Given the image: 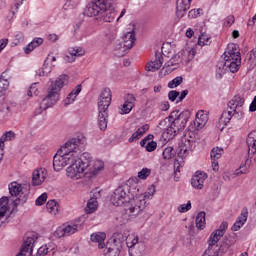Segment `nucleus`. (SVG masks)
I'll use <instances>...</instances> for the list:
<instances>
[{
  "instance_id": "nucleus-6",
  "label": "nucleus",
  "mask_w": 256,
  "mask_h": 256,
  "mask_svg": "<svg viewBox=\"0 0 256 256\" xmlns=\"http://www.w3.org/2000/svg\"><path fill=\"white\" fill-rule=\"evenodd\" d=\"M189 117H191V112L188 110L180 113L178 111L176 116L168 123L169 126L166 128V131L162 133V137L165 141H171L180 131H183L187 125V121H189Z\"/></svg>"
},
{
  "instance_id": "nucleus-52",
  "label": "nucleus",
  "mask_w": 256,
  "mask_h": 256,
  "mask_svg": "<svg viewBox=\"0 0 256 256\" xmlns=\"http://www.w3.org/2000/svg\"><path fill=\"white\" fill-rule=\"evenodd\" d=\"M203 15V9H192L188 12L189 19H197V17H201Z\"/></svg>"
},
{
  "instance_id": "nucleus-13",
  "label": "nucleus",
  "mask_w": 256,
  "mask_h": 256,
  "mask_svg": "<svg viewBox=\"0 0 256 256\" xmlns=\"http://www.w3.org/2000/svg\"><path fill=\"white\" fill-rule=\"evenodd\" d=\"M57 101H59V94L49 90L48 94L42 98L39 104V109L35 111L36 115H41L43 111H47V109L56 105Z\"/></svg>"
},
{
  "instance_id": "nucleus-4",
  "label": "nucleus",
  "mask_w": 256,
  "mask_h": 256,
  "mask_svg": "<svg viewBox=\"0 0 256 256\" xmlns=\"http://www.w3.org/2000/svg\"><path fill=\"white\" fill-rule=\"evenodd\" d=\"M89 159H91L89 152L82 153L80 157L74 156L66 168V177L72 179V181L83 179L85 170L89 167Z\"/></svg>"
},
{
  "instance_id": "nucleus-10",
  "label": "nucleus",
  "mask_w": 256,
  "mask_h": 256,
  "mask_svg": "<svg viewBox=\"0 0 256 256\" xmlns=\"http://www.w3.org/2000/svg\"><path fill=\"white\" fill-rule=\"evenodd\" d=\"M81 229H83V226L79 224L78 221L70 224H63L55 230L53 237H55V239H61V237H69V235H73L77 233V231H81Z\"/></svg>"
},
{
  "instance_id": "nucleus-18",
  "label": "nucleus",
  "mask_w": 256,
  "mask_h": 256,
  "mask_svg": "<svg viewBox=\"0 0 256 256\" xmlns=\"http://www.w3.org/2000/svg\"><path fill=\"white\" fill-rule=\"evenodd\" d=\"M207 121H209V113L205 110H199L196 113V118L194 120V129L200 131V129H203V127L207 125Z\"/></svg>"
},
{
  "instance_id": "nucleus-51",
  "label": "nucleus",
  "mask_w": 256,
  "mask_h": 256,
  "mask_svg": "<svg viewBox=\"0 0 256 256\" xmlns=\"http://www.w3.org/2000/svg\"><path fill=\"white\" fill-rule=\"evenodd\" d=\"M181 83H183V77L177 76L176 78H174L173 80H171L168 83V87H169V89H175L176 87H179V85H181Z\"/></svg>"
},
{
  "instance_id": "nucleus-44",
  "label": "nucleus",
  "mask_w": 256,
  "mask_h": 256,
  "mask_svg": "<svg viewBox=\"0 0 256 256\" xmlns=\"http://www.w3.org/2000/svg\"><path fill=\"white\" fill-rule=\"evenodd\" d=\"M233 119V111H224L220 117V123L227 125Z\"/></svg>"
},
{
  "instance_id": "nucleus-2",
  "label": "nucleus",
  "mask_w": 256,
  "mask_h": 256,
  "mask_svg": "<svg viewBox=\"0 0 256 256\" xmlns=\"http://www.w3.org/2000/svg\"><path fill=\"white\" fill-rule=\"evenodd\" d=\"M113 11V2L111 0H96L86 6L84 15L101 19L105 23H113L115 21V13Z\"/></svg>"
},
{
  "instance_id": "nucleus-31",
  "label": "nucleus",
  "mask_w": 256,
  "mask_h": 256,
  "mask_svg": "<svg viewBox=\"0 0 256 256\" xmlns=\"http://www.w3.org/2000/svg\"><path fill=\"white\" fill-rule=\"evenodd\" d=\"M147 131H149V126L148 124H145L143 126H141L140 128L137 129L136 132H134L132 134V136L129 138V143H133L135 141H139V139H141L143 137V135H145V133H147Z\"/></svg>"
},
{
  "instance_id": "nucleus-38",
  "label": "nucleus",
  "mask_w": 256,
  "mask_h": 256,
  "mask_svg": "<svg viewBox=\"0 0 256 256\" xmlns=\"http://www.w3.org/2000/svg\"><path fill=\"white\" fill-rule=\"evenodd\" d=\"M177 113H179V111H174L170 114L168 118L161 120L158 124V128H160L162 131L163 130L167 131V128L169 127V123H171L173 117H177Z\"/></svg>"
},
{
  "instance_id": "nucleus-23",
  "label": "nucleus",
  "mask_w": 256,
  "mask_h": 256,
  "mask_svg": "<svg viewBox=\"0 0 256 256\" xmlns=\"http://www.w3.org/2000/svg\"><path fill=\"white\" fill-rule=\"evenodd\" d=\"M69 83V76L60 75L50 86V91L52 93H57L59 95V91L65 87Z\"/></svg>"
},
{
  "instance_id": "nucleus-42",
  "label": "nucleus",
  "mask_w": 256,
  "mask_h": 256,
  "mask_svg": "<svg viewBox=\"0 0 256 256\" xmlns=\"http://www.w3.org/2000/svg\"><path fill=\"white\" fill-rule=\"evenodd\" d=\"M211 43V36H209V34L207 33H202L200 36H199V39H198V45L200 47H205V45H209Z\"/></svg>"
},
{
  "instance_id": "nucleus-1",
  "label": "nucleus",
  "mask_w": 256,
  "mask_h": 256,
  "mask_svg": "<svg viewBox=\"0 0 256 256\" xmlns=\"http://www.w3.org/2000/svg\"><path fill=\"white\" fill-rule=\"evenodd\" d=\"M239 67H241V53L237 50V45L229 44L227 51L224 52V59L216 66V77L221 79L228 71L237 73Z\"/></svg>"
},
{
  "instance_id": "nucleus-32",
  "label": "nucleus",
  "mask_w": 256,
  "mask_h": 256,
  "mask_svg": "<svg viewBox=\"0 0 256 256\" xmlns=\"http://www.w3.org/2000/svg\"><path fill=\"white\" fill-rule=\"evenodd\" d=\"M221 237H223V232L222 231H215L213 232L208 240V247H212V249L217 247V243L221 241Z\"/></svg>"
},
{
  "instance_id": "nucleus-43",
  "label": "nucleus",
  "mask_w": 256,
  "mask_h": 256,
  "mask_svg": "<svg viewBox=\"0 0 256 256\" xmlns=\"http://www.w3.org/2000/svg\"><path fill=\"white\" fill-rule=\"evenodd\" d=\"M15 137L16 135H15V132L13 131H8L5 134H3L0 138V149L5 141H13Z\"/></svg>"
},
{
  "instance_id": "nucleus-20",
  "label": "nucleus",
  "mask_w": 256,
  "mask_h": 256,
  "mask_svg": "<svg viewBox=\"0 0 256 256\" xmlns=\"http://www.w3.org/2000/svg\"><path fill=\"white\" fill-rule=\"evenodd\" d=\"M206 180H207V173L197 171L191 179V185L192 187H194V189L200 190V189H203Z\"/></svg>"
},
{
  "instance_id": "nucleus-45",
  "label": "nucleus",
  "mask_w": 256,
  "mask_h": 256,
  "mask_svg": "<svg viewBox=\"0 0 256 256\" xmlns=\"http://www.w3.org/2000/svg\"><path fill=\"white\" fill-rule=\"evenodd\" d=\"M249 171V166H247V161L242 162L240 167L235 170L234 175L235 177H239V175H245Z\"/></svg>"
},
{
  "instance_id": "nucleus-50",
  "label": "nucleus",
  "mask_w": 256,
  "mask_h": 256,
  "mask_svg": "<svg viewBox=\"0 0 256 256\" xmlns=\"http://www.w3.org/2000/svg\"><path fill=\"white\" fill-rule=\"evenodd\" d=\"M71 55H73L74 59H77V57H83L85 55V50L81 47H75L70 49Z\"/></svg>"
},
{
  "instance_id": "nucleus-24",
  "label": "nucleus",
  "mask_w": 256,
  "mask_h": 256,
  "mask_svg": "<svg viewBox=\"0 0 256 256\" xmlns=\"http://www.w3.org/2000/svg\"><path fill=\"white\" fill-rule=\"evenodd\" d=\"M162 66L163 55H161V53H156L155 60L147 63L146 71H151L152 73H155V71H159V69H161Z\"/></svg>"
},
{
  "instance_id": "nucleus-17",
  "label": "nucleus",
  "mask_w": 256,
  "mask_h": 256,
  "mask_svg": "<svg viewBox=\"0 0 256 256\" xmlns=\"http://www.w3.org/2000/svg\"><path fill=\"white\" fill-rule=\"evenodd\" d=\"M101 197V191L99 189H94L90 193V199L87 202L86 206V213H95L97 211V207H99V203L97 202V199Z\"/></svg>"
},
{
  "instance_id": "nucleus-9",
  "label": "nucleus",
  "mask_w": 256,
  "mask_h": 256,
  "mask_svg": "<svg viewBox=\"0 0 256 256\" xmlns=\"http://www.w3.org/2000/svg\"><path fill=\"white\" fill-rule=\"evenodd\" d=\"M87 145V139L85 136H77L70 139L60 148V151L66 155H71V157H81V152L85 149Z\"/></svg>"
},
{
  "instance_id": "nucleus-25",
  "label": "nucleus",
  "mask_w": 256,
  "mask_h": 256,
  "mask_svg": "<svg viewBox=\"0 0 256 256\" xmlns=\"http://www.w3.org/2000/svg\"><path fill=\"white\" fill-rule=\"evenodd\" d=\"M191 1L192 0H178L177 6H176V15L179 19L185 17V13H187V10L189 7H191Z\"/></svg>"
},
{
  "instance_id": "nucleus-46",
  "label": "nucleus",
  "mask_w": 256,
  "mask_h": 256,
  "mask_svg": "<svg viewBox=\"0 0 256 256\" xmlns=\"http://www.w3.org/2000/svg\"><path fill=\"white\" fill-rule=\"evenodd\" d=\"M231 247V244H229L228 242H223L222 245L219 247V246H216L214 248V250L216 252H218V254L220 256H223L225 255V253H227V251H229V248Z\"/></svg>"
},
{
  "instance_id": "nucleus-15",
  "label": "nucleus",
  "mask_w": 256,
  "mask_h": 256,
  "mask_svg": "<svg viewBox=\"0 0 256 256\" xmlns=\"http://www.w3.org/2000/svg\"><path fill=\"white\" fill-rule=\"evenodd\" d=\"M193 147H195V142L184 136L179 142L178 157L185 159L189 155V151H193Z\"/></svg>"
},
{
  "instance_id": "nucleus-53",
  "label": "nucleus",
  "mask_w": 256,
  "mask_h": 256,
  "mask_svg": "<svg viewBox=\"0 0 256 256\" xmlns=\"http://www.w3.org/2000/svg\"><path fill=\"white\" fill-rule=\"evenodd\" d=\"M232 111V118L237 119L239 121L240 119H243L245 112L243 111V108H237Z\"/></svg>"
},
{
  "instance_id": "nucleus-16",
  "label": "nucleus",
  "mask_w": 256,
  "mask_h": 256,
  "mask_svg": "<svg viewBox=\"0 0 256 256\" xmlns=\"http://www.w3.org/2000/svg\"><path fill=\"white\" fill-rule=\"evenodd\" d=\"M111 105V90L105 88L98 98V111H107Z\"/></svg>"
},
{
  "instance_id": "nucleus-5",
  "label": "nucleus",
  "mask_w": 256,
  "mask_h": 256,
  "mask_svg": "<svg viewBox=\"0 0 256 256\" xmlns=\"http://www.w3.org/2000/svg\"><path fill=\"white\" fill-rule=\"evenodd\" d=\"M138 191L139 187H137V184L124 183L114 190L110 201L114 207H122L125 203H129L131 197H134Z\"/></svg>"
},
{
  "instance_id": "nucleus-49",
  "label": "nucleus",
  "mask_w": 256,
  "mask_h": 256,
  "mask_svg": "<svg viewBox=\"0 0 256 256\" xmlns=\"http://www.w3.org/2000/svg\"><path fill=\"white\" fill-rule=\"evenodd\" d=\"M104 256H119V248L117 247H110L109 243L104 250Z\"/></svg>"
},
{
  "instance_id": "nucleus-62",
  "label": "nucleus",
  "mask_w": 256,
  "mask_h": 256,
  "mask_svg": "<svg viewBox=\"0 0 256 256\" xmlns=\"http://www.w3.org/2000/svg\"><path fill=\"white\" fill-rule=\"evenodd\" d=\"M175 68L167 67L166 65L160 70L159 76L165 77L166 75H169V73H173V70Z\"/></svg>"
},
{
  "instance_id": "nucleus-35",
  "label": "nucleus",
  "mask_w": 256,
  "mask_h": 256,
  "mask_svg": "<svg viewBox=\"0 0 256 256\" xmlns=\"http://www.w3.org/2000/svg\"><path fill=\"white\" fill-rule=\"evenodd\" d=\"M9 213V199L2 197L0 199V220Z\"/></svg>"
},
{
  "instance_id": "nucleus-27",
  "label": "nucleus",
  "mask_w": 256,
  "mask_h": 256,
  "mask_svg": "<svg viewBox=\"0 0 256 256\" xmlns=\"http://www.w3.org/2000/svg\"><path fill=\"white\" fill-rule=\"evenodd\" d=\"M249 215V212H247V209H243L241 211V214L238 216L236 222L232 226V231H239L245 223H247V217Z\"/></svg>"
},
{
  "instance_id": "nucleus-34",
  "label": "nucleus",
  "mask_w": 256,
  "mask_h": 256,
  "mask_svg": "<svg viewBox=\"0 0 256 256\" xmlns=\"http://www.w3.org/2000/svg\"><path fill=\"white\" fill-rule=\"evenodd\" d=\"M107 117V110H99L98 125L101 131H105V129H107Z\"/></svg>"
},
{
  "instance_id": "nucleus-14",
  "label": "nucleus",
  "mask_w": 256,
  "mask_h": 256,
  "mask_svg": "<svg viewBox=\"0 0 256 256\" xmlns=\"http://www.w3.org/2000/svg\"><path fill=\"white\" fill-rule=\"evenodd\" d=\"M55 61H57V57L49 54L45 59L43 66L36 71V75L39 77H48L55 67Z\"/></svg>"
},
{
  "instance_id": "nucleus-59",
  "label": "nucleus",
  "mask_w": 256,
  "mask_h": 256,
  "mask_svg": "<svg viewBox=\"0 0 256 256\" xmlns=\"http://www.w3.org/2000/svg\"><path fill=\"white\" fill-rule=\"evenodd\" d=\"M28 95L29 97H35L39 95V90L37 89V83H34L30 86L28 90Z\"/></svg>"
},
{
  "instance_id": "nucleus-57",
  "label": "nucleus",
  "mask_w": 256,
  "mask_h": 256,
  "mask_svg": "<svg viewBox=\"0 0 256 256\" xmlns=\"http://www.w3.org/2000/svg\"><path fill=\"white\" fill-rule=\"evenodd\" d=\"M23 1L25 0H16L12 5H11V13L12 15H15L19 11V7L23 5Z\"/></svg>"
},
{
  "instance_id": "nucleus-21",
  "label": "nucleus",
  "mask_w": 256,
  "mask_h": 256,
  "mask_svg": "<svg viewBox=\"0 0 256 256\" xmlns=\"http://www.w3.org/2000/svg\"><path fill=\"white\" fill-rule=\"evenodd\" d=\"M137 99L133 94H128L125 97L124 104L120 107V115H128V113H131L133 110V107H135V102Z\"/></svg>"
},
{
  "instance_id": "nucleus-30",
  "label": "nucleus",
  "mask_w": 256,
  "mask_h": 256,
  "mask_svg": "<svg viewBox=\"0 0 256 256\" xmlns=\"http://www.w3.org/2000/svg\"><path fill=\"white\" fill-rule=\"evenodd\" d=\"M245 104V99H243L241 96L236 95L234 96L229 102L228 107L229 109L235 110V109H243V105Z\"/></svg>"
},
{
  "instance_id": "nucleus-11",
  "label": "nucleus",
  "mask_w": 256,
  "mask_h": 256,
  "mask_svg": "<svg viewBox=\"0 0 256 256\" xmlns=\"http://www.w3.org/2000/svg\"><path fill=\"white\" fill-rule=\"evenodd\" d=\"M74 157L70 154H65L60 149L57 151V153L53 157V169L56 172L63 171L64 167H67V165H70V163L73 161Z\"/></svg>"
},
{
  "instance_id": "nucleus-7",
  "label": "nucleus",
  "mask_w": 256,
  "mask_h": 256,
  "mask_svg": "<svg viewBox=\"0 0 256 256\" xmlns=\"http://www.w3.org/2000/svg\"><path fill=\"white\" fill-rule=\"evenodd\" d=\"M135 23H130L128 25L127 31L124 32L122 36V41L117 40L114 44V54L116 57H124V55L133 49L135 41L137 40L135 36Z\"/></svg>"
},
{
  "instance_id": "nucleus-55",
  "label": "nucleus",
  "mask_w": 256,
  "mask_h": 256,
  "mask_svg": "<svg viewBox=\"0 0 256 256\" xmlns=\"http://www.w3.org/2000/svg\"><path fill=\"white\" fill-rule=\"evenodd\" d=\"M183 158L178 157L174 162V172L175 173H181V169H183L184 165Z\"/></svg>"
},
{
  "instance_id": "nucleus-60",
  "label": "nucleus",
  "mask_w": 256,
  "mask_h": 256,
  "mask_svg": "<svg viewBox=\"0 0 256 256\" xmlns=\"http://www.w3.org/2000/svg\"><path fill=\"white\" fill-rule=\"evenodd\" d=\"M151 175V169L143 168L140 172H138L139 179H147Z\"/></svg>"
},
{
  "instance_id": "nucleus-29",
  "label": "nucleus",
  "mask_w": 256,
  "mask_h": 256,
  "mask_svg": "<svg viewBox=\"0 0 256 256\" xmlns=\"http://www.w3.org/2000/svg\"><path fill=\"white\" fill-rule=\"evenodd\" d=\"M106 238H107V235L104 232H96L90 236V239H91V241H93V243H98L99 249L105 248V239Z\"/></svg>"
},
{
  "instance_id": "nucleus-22",
  "label": "nucleus",
  "mask_w": 256,
  "mask_h": 256,
  "mask_svg": "<svg viewBox=\"0 0 256 256\" xmlns=\"http://www.w3.org/2000/svg\"><path fill=\"white\" fill-rule=\"evenodd\" d=\"M92 157L90 155L89 165L87 167L88 173L90 175H99L101 171L105 169V163L101 160H91Z\"/></svg>"
},
{
  "instance_id": "nucleus-28",
  "label": "nucleus",
  "mask_w": 256,
  "mask_h": 256,
  "mask_svg": "<svg viewBox=\"0 0 256 256\" xmlns=\"http://www.w3.org/2000/svg\"><path fill=\"white\" fill-rule=\"evenodd\" d=\"M179 53L182 59V63H189V61H193L197 51L195 50V48H186Z\"/></svg>"
},
{
  "instance_id": "nucleus-8",
  "label": "nucleus",
  "mask_w": 256,
  "mask_h": 256,
  "mask_svg": "<svg viewBox=\"0 0 256 256\" xmlns=\"http://www.w3.org/2000/svg\"><path fill=\"white\" fill-rule=\"evenodd\" d=\"M155 195V186H150L148 188V191L144 194L139 193V190L134 194V196H131V199L129 203L131 204V207L129 208V211L132 215H139L141 211L147 207V199H151Z\"/></svg>"
},
{
  "instance_id": "nucleus-64",
  "label": "nucleus",
  "mask_w": 256,
  "mask_h": 256,
  "mask_svg": "<svg viewBox=\"0 0 256 256\" xmlns=\"http://www.w3.org/2000/svg\"><path fill=\"white\" fill-rule=\"evenodd\" d=\"M203 256H221L213 247H208Z\"/></svg>"
},
{
  "instance_id": "nucleus-37",
  "label": "nucleus",
  "mask_w": 256,
  "mask_h": 256,
  "mask_svg": "<svg viewBox=\"0 0 256 256\" xmlns=\"http://www.w3.org/2000/svg\"><path fill=\"white\" fill-rule=\"evenodd\" d=\"M181 55L182 54H180V52L174 55L168 62H166V67H174V69H177L180 63H183V60L181 59Z\"/></svg>"
},
{
  "instance_id": "nucleus-63",
  "label": "nucleus",
  "mask_w": 256,
  "mask_h": 256,
  "mask_svg": "<svg viewBox=\"0 0 256 256\" xmlns=\"http://www.w3.org/2000/svg\"><path fill=\"white\" fill-rule=\"evenodd\" d=\"M1 113L4 114V117H10L11 115V107L7 104H2L1 106Z\"/></svg>"
},
{
  "instance_id": "nucleus-33",
  "label": "nucleus",
  "mask_w": 256,
  "mask_h": 256,
  "mask_svg": "<svg viewBox=\"0 0 256 256\" xmlns=\"http://www.w3.org/2000/svg\"><path fill=\"white\" fill-rule=\"evenodd\" d=\"M79 93H81V85H78L68 94V96L64 100V105H71L75 103V99H77V95H79Z\"/></svg>"
},
{
  "instance_id": "nucleus-36",
  "label": "nucleus",
  "mask_w": 256,
  "mask_h": 256,
  "mask_svg": "<svg viewBox=\"0 0 256 256\" xmlns=\"http://www.w3.org/2000/svg\"><path fill=\"white\" fill-rule=\"evenodd\" d=\"M141 147H145L146 151L149 153L155 151L157 149V142L155 141H149V139L144 138L140 142Z\"/></svg>"
},
{
  "instance_id": "nucleus-40",
  "label": "nucleus",
  "mask_w": 256,
  "mask_h": 256,
  "mask_svg": "<svg viewBox=\"0 0 256 256\" xmlns=\"http://www.w3.org/2000/svg\"><path fill=\"white\" fill-rule=\"evenodd\" d=\"M207 223L205 221V212H199L196 216V227L197 229H205Z\"/></svg>"
},
{
  "instance_id": "nucleus-12",
  "label": "nucleus",
  "mask_w": 256,
  "mask_h": 256,
  "mask_svg": "<svg viewBox=\"0 0 256 256\" xmlns=\"http://www.w3.org/2000/svg\"><path fill=\"white\" fill-rule=\"evenodd\" d=\"M8 189L12 197H18L13 201L14 207L23 205L27 202V196H23L21 198V195H23V184H20L19 182L14 181L9 184Z\"/></svg>"
},
{
  "instance_id": "nucleus-61",
  "label": "nucleus",
  "mask_w": 256,
  "mask_h": 256,
  "mask_svg": "<svg viewBox=\"0 0 256 256\" xmlns=\"http://www.w3.org/2000/svg\"><path fill=\"white\" fill-rule=\"evenodd\" d=\"M47 201V193H42L37 199H36V205L38 207H41V205H45Z\"/></svg>"
},
{
  "instance_id": "nucleus-48",
  "label": "nucleus",
  "mask_w": 256,
  "mask_h": 256,
  "mask_svg": "<svg viewBox=\"0 0 256 256\" xmlns=\"http://www.w3.org/2000/svg\"><path fill=\"white\" fill-rule=\"evenodd\" d=\"M250 67H256V48L252 49L246 57Z\"/></svg>"
},
{
  "instance_id": "nucleus-58",
  "label": "nucleus",
  "mask_w": 256,
  "mask_h": 256,
  "mask_svg": "<svg viewBox=\"0 0 256 256\" xmlns=\"http://www.w3.org/2000/svg\"><path fill=\"white\" fill-rule=\"evenodd\" d=\"M25 41V35L23 32H16L14 36V44L19 45V43H23Z\"/></svg>"
},
{
  "instance_id": "nucleus-54",
  "label": "nucleus",
  "mask_w": 256,
  "mask_h": 256,
  "mask_svg": "<svg viewBox=\"0 0 256 256\" xmlns=\"http://www.w3.org/2000/svg\"><path fill=\"white\" fill-rule=\"evenodd\" d=\"M9 89V80L0 78V97Z\"/></svg>"
},
{
  "instance_id": "nucleus-19",
  "label": "nucleus",
  "mask_w": 256,
  "mask_h": 256,
  "mask_svg": "<svg viewBox=\"0 0 256 256\" xmlns=\"http://www.w3.org/2000/svg\"><path fill=\"white\" fill-rule=\"evenodd\" d=\"M47 179V169L40 168L36 169L32 173V185L33 187H38V185H43Z\"/></svg>"
},
{
  "instance_id": "nucleus-41",
  "label": "nucleus",
  "mask_w": 256,
  "mask_h": 256,
  "mask_svg": "<svg viewBox=\"0 0 256 256\" xmlns=\"http://www.w3.org/2000/svg\"><path fill=\"white\" fill-rule=\"evenodd\" d=\"M162 155H163L164 159L169 161L170 159H173V157H175V155H177V151H175V149L173 147L169 146L163 150Z\"/></svg>"
},
{
  "instance_id": "nucleus-26",
  "label": "nucleus",
  "mask_w": 256,
  "mask_h": 256,
  "mask_svg": "<svg viewBox=\"0 0 256 256\" xmlns=\"http://www.w3.org/2000/svg\"><path fill=\"white\" fill-rule=\"evenodd\" d=\"M56 247L57 246L53 242L43 245L37 251L38 256H53L55 255Z\"/></svg>"
},
{
  "instance_id": "nucleus-39",
  "label": "nucleus",
  "mask_w": 256,
  "mask_h": 256,
  "mask_svg": "<svg viewBox=\"0 0 256 256\" xmlns=\"http://www.w3.org/2000/svg\"><path fill=\"white\" fill-rule=\"evenodd\" d=\"M46 209L50 215H57L59 213V204L55 200H49L46 204Z\"/></svg>"
},
{
  "instance_id": "nucleus-47",
  "label": "nucleus",
  "mask_w": 256,
  "mask_h": 256,
  "mask_svg": "<svg viewBox=\"0 0 256 256\" xmlns=\"http://www.w3.org/2000/svg\"><path fill=\"white\" fill-rule=\"evenodd\" d=\"M223 155V148H213L210 152V157L212 161H217V159H221V156Z\"/></svg>"
},
{
  "instance_id": "nucleus-3",
  "label": "nucleus",
  "mask_w": 256,
  "mask_h": 256,
  "mask_svg": "<svg viewBox=\"0 0 256 256\" xmlns=\"http://www.w3.org/2000/svg\"><path fill=\"white\" fill-rule=\"evenodd\" d=\"M129 249L130 256H143V251L145 250V245L139 242V236L135 234H123L121 232H116L113 235V247L119 249L123 243H125Z\"/></svg>"
},
{
  "instance_id": "nucleus-56",
  "label": "nucleus",
  "mask_w": 256,
  "mask_h": 256,
  "mask_svg": "<svg viewBox=\"0 0 256 256\" xmlns=\"http://www.w3.org/2000/svg\"><path fill=\"white\" fill-rule=\"evenodd\" d=\"M177 211L179 213H187V211H191V201H188L186 204L179 205Z\"/></svg>"
}]
</instances>
